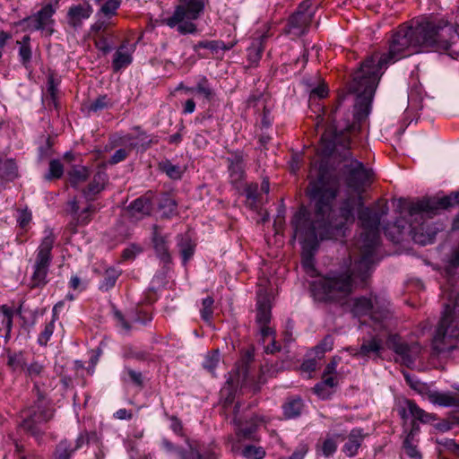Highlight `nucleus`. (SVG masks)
<instances>
[{
  "label": "nucleus",
  "instance_id": "f257e3e1",
  "mask_svg": "<svg viewBox=\"0 0 459 459\" xmlns=\"http://www.w3.org/2000/svg\"><path fill=\"white\" fill-rule=\"evenodd\" d=\"M459 52V36L452 26L425 18L403 24L393 33L387 54L374 52L353 74L350 91L357 94L354 116L359 121L368 117L374 93L383 69L389 63L422 51Z\"/></svg>",
  "mask_w": 459,
  "mask_h": 459
},
{
  "label": "nucleus",
  "instance_id": "f03ea898",
  "mask_svg": "<svg viewBox=\"0 0 459 459\" xmlns=\"http://www.w3.org/2000/svg\"><path fill=\"white\" fill-rule=\"evenodd\" d=\"M337 184L325 169L316 172V178L311 179L307 195L315 201V212L311 217L301 207L291 219L294 230L293 238L299 237L302 245V264L312 267V258L317 250L319 240L337 239L343 237L346 225L354 221L355 205H362L361 196L349 198L342 203L339 213L332 209L337 195Z\"/></svg>",
  "mask_w": 459,
  "mask_h": 459
},
{
  "label": "nucleus",
  "instance_id": "7ed1b4c3",
  "mask_svg": "<svg viewBox=\"0 0 459 459\" xmlns=\"http://www.w3.org/2000/svg\"><path fill=\"white\" fill-rule=\"evenodd\" d=\"M387 208L381 212L368 207L359 211V220L363 232L359 240L360 256L354 263L340 272H331L311 283V291L316 299L325 302H338L344 299L358 288L367 286L370 275L373 255L379 243L381 217Z\"/></svg>",
  "mask_w": 459,
  "mask_h": 459
},
{
  "label": "nucleus",
  "instance_id": "20e7f679",
  "mask_svg": "<svg viewBox=\"0 0 459 459\" xmlns=\"http://www.w3.org/2000/svg\"><path fill=\"white\" fill-rule=\"evenodd\" d=\"M367 117L361 121L355 118L348 123L344 131L340 132L337 128L327 129L321 137V151L324 155L330 156L337 153L341 157L342 166L341 174L347 186L354 192L360 194L368 186L373 179L372 169L367 168L362 162L353 158L351 152V137L350 133L359 131L360 125Z\"/></svg>",
  "mask_w": 459,
  "mask_h": 459
},
{
  "label": "nucleus",
  "instance_id": "39448f33",
  "mask_svg": "<svg viewBox=\"0 0 459 459\" xmlns=\"http://www.w3.org/2000/svg\"><path fill=\"white\" fill-rule=\"evenodd\" d=\"M459 345V293L446 304L432 346L437 353L450 352Z\"/></svg>",
  "mask_w": 459,
  "mask_h": 459
},
{
  "label": "nucleus",
  "instance_id": "423d86ee",
  "mask_svg": "<svg viewBox=\"0 0 459 459\" xmlns=\"http://www.w3.org/2000/svg\"><path fill=\"white\" fill-rule=\"evenodd\" d=\"M33 391L36 392L37 400L22 411V420L20 427L37 440H39L44 434L41 426L53 419L55 409L45 394L40 391L37 382L34 384Z\"/></svg>",
  "mask_w": 459,
  "mask_h": 459
},
{
  "label": "nucleus",
  "instance_id": "0eeeda50",
  "mask_svg": "<svg viewBox=\"0 0 459 459\" xmlns=\"http://www.w3.org/2000/svg\"><path fill=\"white\" fill-rule=\"evenodd\" d=\"M172 14L160 20V24L176 29L180 35L197 32V21L204 11V0H178Z\"/></svg>",
  "mask_w": 459,
  "mask_h": 459
},
{
  "label": "nucleus",
  "instance_id": "6e6552de",
  "mask_svg": "<svg viewBox=\"0 0 459 459\" xmlns=\"http://www.w3.org/2000/svg\"><path fill=\"white\" fill-rule=\"evenodd\" d=\"M56 236L51 230H46L45 236L38 247L31 264L30 278V289H42L48 283V274L52 262V249Z\"/></svg>",
  "mask_w": 459,
  "mask_h": 459
},
{
  "label": "nucleus",
  "instance_id": "1a4fd4ad",
  "mask_svg": "<svg viewBox=\"0 0 459 459\" xmlns=\"http://www.w3.org/2000/svg\"><path fill=\"white\" fill-rule=\"evenodd\" d=\"M389 306L386 299L377 296H362L351 300V311L353 316H369L376 322H384L391 316Z\"/></svg>",
  "mask_w": 459,
  "mask_h": 459
},
{
  "label": "nucleus",
  "instance_id": "9d476101",
  "mask_svg": "<svg viewBox=\"0 0 459 459\" xmlns=\"http://www.w3.org/2000/svg\"><path fill=\"white\" fill-rule=\"evenodd\" d=\"M455 204H459V192L453 193L443 197L424 198L415 203L410 204L408 212L411 216L420 213L434 215L439 210L447 209Z\"/></svg>",
  "mask_w": 459,
  "mask_h": 459
},
{
  "label": "nucleus",
  "instance_id": "9b49d317",
  "mask_svg": "<svg viewBox=\"0 0 459 459\" xmlns=\"http://www.w3.org/2000/svg\"><path fill=\"white\" fill-rule=\"evenodd\" d=\"M386 345L398 356L396 361L406 367H411L414 364L420 351L418 343L410 344L396 334L388 337Z\"/></svg>",
  "mask_w": 459,
  "mask_h": 459
},
{
  "label": "nucleus",
  "instance_id": "f8f14e48",
  "mask_svg": "<svg viewBox=\"0 0 459 459\" xmlns=\"http://www.w3.org/2000/svg\"><path fill=\"white\" fill-rule=\"evenodd\" d=\"M135 130L138 131L137 135L126 134L121 138L122 143H129V146L128 148L117 150L111 156L108 161L109 164L114 165L125 160L128 157L130 151L138 147V145H141L143 150H147L152 143H157V141L148 139L146 133L140 130V127H135Z\"/></svg>",
  "mask_w": 459,
  "mask_h": 459
},
{
  "label": "nucleus",
  "instance_id": "ddd939ff",
  "mask_svg": "<svg viewBox=\"0 0 459 459\" xmlns=\"http://www.w3.org/2000/svg\"><path fill=\"white\" fill-rule=\"evenodd\" d=\"M58 6V0H55L54 3H48L41 7L35 14L25 19L28 22L29 27L33 30H48L49 34H52L54 30L52 26L55 23L53 15L56 13Z\"/></svg>",
  "mask_w": 459,
  "mask_h": 459
},
{
  "label": "nucleus",
  "instance_id": "4468645a",
  "mask_svg": "<svg viewBox=\"0 0 459 459\" xmlns=\"http://www.w3.org/2000/svg\"><path fill=\"white\" fill-rule=\"evenodd\" d=\"M310 9V0L303 1L293 13L288 22L290 32L295 35H301L309 26L312 21V12Z\"/></svg>",
  "mask_w": 459,
  "mask_h": 459
},
{
  "label": "nucleus",
  "instance_id": "2eb2a0df",
  "mask_svg": "<svg viewBox=\"0 0 459 459\" xmlns=\"http://www.w3.org/2000/svg\"><path fill=\"white\" fill-rule=\"evenodd\" d=\"M169 235L163 233L162 229L158 225L152 226V242L156 255L164 263L171 262L169 247Z\"/></svg>",
  "mask_w": 459,
  "mask_h": 459
},
{
  "label": "nucleus",
  "instance_id": "dca6fc26",
  "mask_svg": "<svg viewBox=\"0 0 459 459\" xmlns=\"http://www.w3.org/2000/svg\"><path fill=\"white\" fill-rule=\"evenodd\" d=\"M226 160L228 162V170L230 183L234 186H238V184L240 183L245 177V163L243 153L240 152H232Z\"/></svg>",
  "mask_w": 459,
  "mask_h": 459
},
{
  "label": "nucleus",
  "instance_id": "f3484780",
  "mask_svg": "<svg viewBox=\"0 0 459 459\" xmlns=\"http://www.w3.org/2000/svg\"><path fill=\"white\" fill-rule=\"evenodd\" d=\"M108 179V178L105 171H97L87 186L82 189L84 198L89 202L95 200L96 196L104 190Z\"/></svg>",
  "mask_w": 459,
  "mask_h": 459
},
{
  "label": "nucleus",
  "instance_id": "a211bd4d",
  "mask_svg": "<svg viewBox=\"0 0 459 459\" xmlns=\"http://www.w3.org/2000/svg\"><path fill=\"white\" fill-rule=\"evenodd\" d=\"M399 414L403 420L411 417L414 420H419L422 423H429L435 420L433 414L426 412L411 400L404 402V406L399 410Z\"/></svg>",
  "mask_w": 459,
  "mask_h": 459
},
{
  "label": "nucleus",
  "instance_id": "6ab92c4d",
  "mask_svg": "<svg viewBox=\"0 0 459 459\" xmlns=\"http://www.w3.org/2000/svg\"><path fill=\"white\" fill-rule=\"evenodd\" d=\"M93 10L90 4L72 5L67 12V21L70 26L78 29L82 26V21L91 15Z\"/></svg>",
  "mask_w": 459,
  "mask_h": 459
},
{
  "label": "nucleus",
  "instance_id": "aec40b11",
  "mask_svg": "<svg viewBox=\"0 0 459 459\" xmlns=\"http://www.w3.org/2000/svg\"><path fill=\"white\" fill-rule=\"evenodd\" d=\"M88 441L87 434H80L74 444L66 440L61 441L56 446V459H70L72 454L82 448Z\"/></svg>",
  "mask_w": 459,
  "mask_h": 459
},
{
  "label": "nucleus",
  "instance_id": "412c9836",
  "mask_svg": "<svg viewBox=\"0 0 459 459\" xmlns=\"http://www.w3.org/2000/svg\"><path fill=\"white\" fill-rule=\"evenodd\" d=\"M365 437L366 434L363 432L362 429H352L347 436V439L344 445L342 446V453H344L348 457H354L357 455Z\"/></svg>",
  "mask_w": 459,
  "mask_h": 459
},
{
  "label": "nucleus",
  "instance_id": "4be33fe9",
  "mask_svg": "<svg viewBox=\"0 0 459 459\" xmlns=\"http://www.w3.org/2000/svg\"><path fill=\"white\" fill-rule=\"evenodd\" d=\"M382 350V341L374 337L363 341L358 351L354 353V356L357 358H380Z\"/></svg>",
  "mask_w": 459,
  "mask_h": 459
},
{
  "label": "nucleus",
  "instance_id": "5701e85b",
  "mask_svg": "<svg viewBox=\"0 0 459 459\" xmlns=\"http://www.w3.org/2000/svg\"><path fill=\"white\" fill-rule=\"evenodd\" d=\"M133 61L132 53L127 48V41L123 42L114 55L112 66L115 72L129 65Z\"/></svg>",
  "mask_w": 459,
  "mask_h": 459
},
{
  "label": "nucleus",
  "instance_id": "b1692460",
  "mask_svg": "<svg viewBox=\"0 0 459 459\" xmlns=\"http://www.w3.org/2000/svg\"><path fill=\"white\" fill-rule=\"evenodd\" d=\"M429 401L440 406H454L459 409V395L449 393L431 392L429 394Z\"/></svg>",
  "mask_w": 459,
  "mask_h": 459
},
{
  "label": "nucleus",
  "instance_id": "393cba45",
  "mask_svg": "<svg viewBox=\"0 0 459 459\" xmlns=\"http://www.w3.org/2000/svg\"><path fill=\"white\" fill-rule=\"evenodd\" d=\"M345 437L343 434L334 433L328 435L323 441L321 446H318V451L322 453L325 457L332 456L337 450V442L343 441Z\"/></svg>",
  "mask_w": 459,
  "mask_h": 459
},
{
  "label": "nucleus",
  "instance_id": "a878e982",
  "mask_svg": "<svg viewBox=\"0 0 459 459\" xmlns=\"http://www.w3.org/2000/svg\"><path fill=\"white\" fill-rule=\"evenodd\" d=\"M256 305V323L258 325L269 324L271 321V306L268 298L259 293Z\"/></svg>",
  "mask_w": 459,
  "mask_h": 459
},
{
  "label": "nucleus",
  "instance_id": "bb28decb",
  "mask_svg": "<svg viewBox=\"0 0 459 459\" xmlns=\"http://www.w3.org/2000/svg\"><path fill=\"white\" fill-rule=\"evenodd\" d=\"M89 177L90 170L84 166H74L68 171L69 183L74 188L84 183Z\"/></svg>",
  "mask_w": 459,
  "mask_h": 459
},
{
  "label": "nucleus",
  "instance_id": "cd10ccee",
  "mask_svg": "<svg viewBox=\"0 0 459 459\" xmlns=\"http://www.w3.org/2000/svg\"><path fill=\"white\" fill-rule=\"evenodd\" d=\"M264 37L255 39L247 48V60L253 66L257 65L264 52Z\"/></svg>",
  "mask_w": 459,
  "mask_h": 459
},
{
  "label": "nucleus",
  "instance_id": "c85d7f7f",
  "mask_svg": "<svg viewBox=\"0 0 459 459\" xmlns=\"http://www.w3.org/2000/svg\"><path fill=\"white\" fill-rule=\"evenodd\" d=\"M247 205L252 210H257L262 205V200L258 193V185L250 184L246 188Z\"/></svg>",
  "mask_w": 459,
  "mask_h": 459
},
{
  "label": "nucleus",
  "instance_id": "c756f323",
  "mask_svg": "<svg viewBox=\"0 0 459 459\" xmlns=\"http://www.w3.org/2000/svg\"><path fill=\"white\" fill-rule=\"evenodd\" d=\"M282 408L286 418H296L301 413L303 403L300 398H290L283 404Z\"/></svg>",
  "mask_w": 459,
  "mask_h": 459
},
{
  "label": "nucleus",
  "instance_id": "7c9ffc66",
  "mask_svg": "<svg viewBox=\"0 0 459 459\" xmlns=\"http://www.w3.org/2000/svg\"><path fill=\"white\" fill-rule=\"evenodd\" d=\"M130 208L133 213L150 215L152 211V204L147 196H141L130 204Z\"/></svg>",
  "mask_w": 459,
  "mask_h": 459
},
{
  "label": "nucleus",
  "instance_id": "2f4dec72",
  "mask_svg": "<svg viewBox=\"0 0 459 459\" xmlns=\"http://www.w3.org/2000/svg\"><path fill=\"white\" fill-rule=\"evenodd\" d=\"M120 274L121 271L113 267L108 268L105 271L103 281L100 285V290L103 291H108L110 289H112L115 286L117 280L120 276Z\"/></svg>",
  "mask_w": 459,
  "mask_h": 459
},
{
  "label": "nucleus",
  "instance_id": "473e14b6",
  "mask_svg": "<svg viewBox=\"0 0 459 459\" xmlns=\"http://www.w3.org/2000/svg\"><path fill=\"white\" fill-rule=\"evenodd\" d=\"M233 46L234 44L226 45L221 40H203L195 44L193 48L195 52L200 48H207L212 52H217L219 49L230 50Z\"/></svg>",
  "mask_w": 459,
  "mask_h": 459
},
{
  "label": "nucleus",
  "instance_id": "72a5a7b5",
  "mask_svg": "<svg viewBox=\"0 0 459 459\" xmlns=\"http://www.w3.org/2000/svg\"><path fill=\"white\" fill-rule=\"evenodd\" d=\"M417 442L416 439H413V433L407 435L403 441V449L411 459H422V455L418 449Z\"/></svg>",
  "mask_w": 459,
  "mask_h": 459
},
{
  "label": "nucleus",
  "instance_id": "f704fd0d",
  "mask_svg": "<svg viewBox=\"0 0 459 459\" xmlns=\"http://www.w3.org/2000/svg\"><path fill=\"white\" fill-rule=\"evenodd\" d=\"M159 168L169 178L174 180L180 179L184 172L180 166L172 164L169 160L160 162Z\"/></svg>",
  "mask_w": 459,
  "mask_h": 459
},
{
  "label": "nucleus",
  "instance_id": "c9c22d12",
  "mask_svg": "<svg viewBox=\"0 0 459 459\" xmlns=\"http://www.w3.org/2000/svg\"><path fill=\"white\" fill-rule=\"evenodd\" d=\"M159 206L162 211L161 216L164 218L169 219L178 214L176 201L168 195L161 199Z\"/></svg>",
  "mask_w": 459,
  "mask_h": 459
},
{
  "label": "nucleus",
  "instance_id": "e433bc0d",
  "mask_svg": "<svg viewBox=\"0 0 459 459\" xmlns=\"http://www.w3.org/2000/svg\"><path fill=\"white\" fill-rule=\"evenodd\" d=\"M30 38L29 36H24L22 41H17L20 44L19 48V56L21 58V62L26 68L30 62L31 59V49L30 46Z\"/></svg>",
  "mask_w": 459,
  "mask_h": 459
},
{
  "label": "nucleus",
  "instance_id": "4c0bfd02",
  "mask_svg": "<svg viewBox=\"0 0 459 459\" xmlns=\"http://www.w3.org/2000/svg\"><path fill=\"white\" fill-rule=\"evenodd\" d=\"M64 174V166L59 160L49 161L48 172L44 176L47 181L60 178Z\"/></svg>",
  "mask_w": 459,
  "mask_h": 459
},
{
  "label": "nucleus",
  "instance_id": "58836bf2",
  "mask_svg": "<svg viewBox=\"0 0 459 459\" xmlns=\"http://www.w3.org/2000/svg\"><path fill=\"white\" fill-rule=\"evenodd\" d=\"M7 365L14 371L26 368V359L22 352L8 354Z\"/></svg>",
  "mask_w": 459,
  "mask_h": 459
},
{
  "label": "nucleus",
  "instance_id": "ea45409f",
  "mask_svg": "<svg viewBox=\"0 0 459 459\" xmlns=\"http://www.w3.org/2000/svg\"><path fill=\"white\" fill-rule=\"evenodd\" d=\"M25 371L26 375L33 381L38 377L42 378L46 375L45 366L39 361L31 362L28 367H26Z\"/></svg>",
  "mask_w": 459,
  "mask_h": 459
},
{
  "label": "nucleus",
  "instance_id": "a19ab883",
  "mask_svg": "<svg viewBox=\"0 0 459 459\" xmlns=\"http://www.w3.org/2000/svg\"><path fill=\"white\" fill-rule=\"evenodd\" d=\"M221 360L219 350H213L207 353L204 360L203 366L209 372L213 374L214 369L218 366Z\"/></svg>",
  "mask_w": 459,
  "mask_h": 459
},
{
  "label": "nucleus",
  "instance_id": "79ce46f5",
  "mask_svg": "<svg viewBox=\"0 0 459 459\" xmlns=\"http://www.w3.org/2000/svg\"><path fill=\"white\" fill-rule=\"evenodd\" d=\"M96 212L93 204H90L74 218L78 225H87L91 221L92 214Z\"/></svg>",
  "mask_w": 459,
  "mask_h": 459
},
{
  "label": "nucleus",
  "instance_id": "37998d69",
  "mask_svg": "<svg viewBox=\"0 0 459 459\" xmlns=\"http://www.w3.org/2000/svg\"><path fill=\"white\" fill-rule=\"evenodd\" d=\"M120 4L121 0H107L100 7L99 13H102L107 18H111L117 14Z\"/></svg>",
  "mask_w": 459,
  "mask_h": 459
},
{
  "label": "nucleus",
  "instance_id": "c03bdc74",
  "mask_svg": "<svg viewBox=\"0 0 459 459\" xmlns=\"http://www.w3.org/2000/svg\"><path fill=\"white\" fill-rule=\"evenodd\" d=\"M125 374L128 378H125V381H128L142 390L144 386L143 377L140 371H135L130 368H125Z\"/></svg>",
  "mask_w": 459,
  "mask_h": 459
},
{
  "label": "nucleus",
  "instance_id": "a18cd8bd",
  "mask_svg": "<svg viewBox=\"0 0 459 459\" xmlns=\"http://www.w3.org/2000/svg\"><path fill=\"white\" fill-rule=\"evenodd\" d=\"M178 246L180 247V254L183 263L186 264L195 253V245L189 239H182Z\"/></svg>",
  "mask_w": 459,
  "mask_h": 459
},
{
  "label": "nucleus",
  "instance_id": "49530a36",
  "mask_svg": "<svg viewBox=\"0 0 459 459\" xmlns=\"http://www.w3.org/2000/svg\"><path fill=\"white\" fill-rule=\"evenodd\" d=\"M55 329V320L52 319L50 322L47 323L44 326L43 331L39 333L38 337V342L41 346H46L50 340Z\"/></svg>",
  "mask_w": 459,
  "mask_h": 459
},
{
  "label": "nucleus",
  "instance_id": "de8ad7c7",
  "mask_svg": "<svg viewBox=\"0 0 459 459\" xmlns=\"http://www.w3.org/2000/svg\"><path fill=\"white\" fill-rule=\"evenodd\" d=\"M213 303L214 300L212 297H207L203 299L201 308V316L205 322H209L213 315Z\"/></svg>",
  "mask_w": 459,
  "mask_h": 459
},
{
  "label": "nucleus",
  "instance_id": "09e8293b",
  "mask_svg": "<svg viewBox=\"0 0 459 459\" xmlns=\"http://www.w3.org/2000/svg\"><path fill=\"white\" fill-rule=\"evenodd\" d=\"M337 385V381L334 377L332 375L324 374L323 381L315 385V392L321 397H325V394L323 393V389L325 386L334 387Z\"/></svg>",
  "mask_w": 459,
  "mask_h": 459
},
{
  "label": "nucleus",
  "instance_id": "8fccbe9b",
  "mask_svg": "<svg viewBox=\"0 0 459 459\" xmlns=\"http://www.w3.org/2000/svg\"><path fill=\"white\" fill-rule=\"evenodd\" d=\"M243 455L247 459H263L265 451L260 446H247L242 452Z\"/></svg>",
  "mask_w": 459,
  "mask_h": 459
},
{
  "label": "nucleus",
  "instance_id": "3c124183",
  "mask_svg": "<svg viewBox=\"0 0 459 459\" xmlns=\"http://www.w3.org/2000/svg\"><path fill=\"white\" fill-rule=\"evenodd\" d=\"M111 102L107 95H101L98 97L95 100H93L90 107L89 110L93 112H98L100 110H103L111 107Z\"/></svg>",
  "mask_w": 459,
  "mask_h": 459
},
{
  "label": "nucleus",
  "instance_id": "603ef678",
  "mask_svg": "<svg viewBox=\"0 0 459 459\" xmlns=\"http://www.w3.org/2000/svg\"><path fill=\"white\" fill-rule=\"evenodd\" d=\"M0 311L3 313L4 318L2 324L6 328L7 333H9L12 330L13 326V317L14 311L12 307L3 305L0 307Z\"/></svg>",
  "mask_w": 459,
  "mask_h": 459
},
{
  "label": "nucleus",
  "instance_id": "864d4df0",
  "mask_svg": "<svg viewBox=\"0 0 459 459\" xmlns=\"http://www.w3.org/2000/svg\"><path fill=\"white\" fill-rule=\"evenodd\" d=\"M94 44L96 48L102 52L103 55H107L112 49L109 45L108 39L103 34H99L95 36Z\"/></svg>",
  "mask_w": 459,
  "mask_h": 459
},
{
  "label": "nucleus",
  "instance_id": "5fc2aeb1",
  "mask_svg": "<svg viewBox=\"0 0 459 459\" xmlns=\"http://www.w3.org/2000/svg\"><path fill=\"white\" fill-rule=\"evenodd\" d=\"M333 338L328 335L326 336L316 347V352L319 356H323L325 351H331L333 349Z\"/></svg>",
  "mask_w": 459,
  "mask_h": 459
},
{
  "label": "nucleus",
  "instance_id": "6e6d98bb",
  "mask_svg": "<svg viewBox=\"0 0 459 459\" xmlns=\"http://www.w3.org/2000/svg\"><path fill=\"white\" fill-rule=\"evenodd\" d=\"M178 455L179 456V459H202L200 454L193 448H190L189 451L178 449Z\"/></svg>",
  "mask_w": 459,
  "mask_h": 459
},
{
  "label": "nucleus",
  "instance_id": "4d7b16f0",
  "mask_svg": "<svg viewBox=\"0 0 459 459\" xmlns=\"http://www.w3.org/2000/svg\"><path fill=\"white\" fill-rule=\"evenodd\" d=\"M141 251V248L137 247L136 246H131L123 251L122 259L125 261L133 260L135 258L136 255L139 254Z\"/></svg>",
  "mask_w": 459,
  "mask_h": 459
},
{
  "label": "nucleus",
  "instance_id": "13d9d810",
  "mask_svg": "<svg viewBox=\"0 0 459 459\" xmlns=\"http://www.w3.org/2000/svg\"><path fill=\"white\" fill-rule=\"evenodd\" d=\"M308 451L307 444H299L293 454L288 459H303Z\"/></svg>",
  "mask_w": 459,
  "mask_h": 459
},
{
  "label": "nucleus",
  "instance_id": "bf43d9fd",
  "mask_svg": "<svg viewBox=\"0 0 459 459\" xmlns=\"http://www.w3.org/2000/svg\"><path fill=\"white\" fill-rule=\"evenodd\" d=\"M328 94L327 87L325 84H321L314 88L310 92V99L317 97L319 99L325 98Z\"/></svg>",
  "mask_w": 459,
  "mask_h": 459
},
{
  "label": "nucleus",
  "instance_id": "052dcab7",
  "mask_svg": "<svg viewBox=\"0 0 459 459\" xmlns=\"http://www.w3.org/2000/svg\"><path fill=\"white\" fill-rule=\"evenodd\" d=\"M110 24L111 22H108L105 21H98L91 25V30L96 35L102 34L101 32L105 31Z\"/></svg>",
  "mask_w": 459,
  "mask_h": 459
},
{
  "label": "nucleus",
  "instance_id": "680f3d73",
  "mask_svg": "<svg viewBox=\"0 0 459 459\" xmlns=\"http://www.w3.org/2000/svg\"><path fill=\"white\" fill-rule=\"evenodd\" d=\"M30 221L31 213L29 211L23 210L20 212L18 216V222L22 228H25Z\"/></svg>",
  "mask_w": 459,
  "mask_h": 459
},
{
  "label": "nucleus",
  "instance_id": "e2e57ef3",
  "mask_svg": "<svg viewBox=\"0 0 459 459\" xmlns=\"http://www.w3.org/2000/svg\"><path fill=\"white\" fill-rule=\"evenodd\" d=\"M196 91L208 100H210L212 97V91L204 83H198Z\"/></svg>",
  "mask_w": 459,
  "mask_h": 459
},
{
  "label": "nucleus",
  "instance_id": "0e129e2a",
  "mask_svg": "<svg viewBox=\"0 0 459 459\" xmlns=\"http://www.w3.org/2000/svg\"><path fill=\"white\" fill-rule=\"evenodd\" d=\"M114 316L117 322V324L120 325V326L126 330H129L130 329V325H128V323L126 321L124 316L122 315L121 312L119 311H115L114 313Z\"/></svg>",
  "mask_w": 459,
  "mask_h": 459
},
{
  "label": "nucleus",
  "instance_id": "69168bd1",
  "mask_svg": "<svg viewBox=\"0 0 459 459\" xmlns=\"http://www.w3.org/2000/svg\"><path fill=\"white\" fill-rule=\"evenodd\" d=\"M268 325L269 324L259 325L260 332H261V334H262L263 338H266V337L273 336L274 335L273 329L272 327H270Z\"/></svg>",
  "mask_w": 459,
  "mask_h": 459
},
{
  "label": "nucleus",
  "instance_id": "338daca9",
  "mask_svg": "<svg viewBox=\"0 0 459 459\" xmlns=\"http://www.w3.org/2000/svg\"><path fill=\"white\" fill-rule=\"evenodd\" d=\"M316 368V361L315 359H308L302 363L301 368L305 371H314Z\"/></svg>",
  "mask_w": 459,
  "mask_h": 459
},
{
  "label": "nucleus",
  "instance_id": "774afa93",
  "mask_svg": "<svg viewBox=\"0 0 459 459\" xmlns=\"http://www.w3.org/2000/svg\"><path fill=\"white\" fill-rule=\"evenodd\" d=\"M449 265L453 268L459 266V247L453 252Z\"/></svg>",
  "mask_w": 459,
  "mask_h": 459
}]
</instances>
